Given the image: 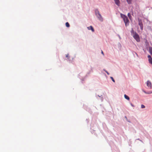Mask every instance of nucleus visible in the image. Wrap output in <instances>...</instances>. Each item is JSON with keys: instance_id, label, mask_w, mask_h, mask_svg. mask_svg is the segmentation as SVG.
<instances>
[{"instance_id": "nucleus-5", "label": "nucleus", "mask_w": 152, "mask_h": 152, "mask_svg": "<svg viewBox=\"0 0 152 152\" xmlns=\"http://www.w3.org/2000/svg\"><path fill=\"white\" fill-rule=\"evenodd\" d=\"M139 25L140 26L141 30H142L143 29V26L141 20H139Z\"/></svg>"}, {"instance_id": "nucleus-20", "label": "nucleus", "mask_w": 152, "mask_h": 152, "mask_svg": "<svg viewBox=\"0 0 152 152\" xmlns=\"http://www.w3.org/2000/svg\"><path fill=\"white\" fill-rule=\"evenodd\" d=\"M143 92H144L145 93V94H147V92H146V91H143Z\"/></svg>"}, {"instance_id": "nucleus-16", "label": "nucleus", "mask_w": 152, "mask_h": 152, "mask_svg": "<svg viewBox=\"0 0 152 152\" xmlns=\"http://www.w3.org/2000/svg\"><path fill=\"white\" fill-rule=\"evenodd\" d=\"M69 54H66V57L68 59H69Z\"/></svg>"}, {"instance_id": "nucleus-11", "label": "nucleus", "mask_w": 152, "mask_h": 152, "mask_svg": "<svg viewBox=\"0 0 152 152\" xmlns=\"http://www.w3.org/2000/svg\"><path fill=\"white\" fill-rule=\"evenodd\" d=\"M127 15H128V17H129V19H131V18H132V16L131 15V14H130V13H129Z\"/></svg>"}, {"instance_id": "nucleus-8", "label": "nucleus", "mask_w": 152, "mask_h": 152, "mask_svg": "<svg viewBox=\"0 0 152 152\" xmlns=\"http://www.w3.org/2000/svg\"><path fill=\"white\" fill-rule=\"evenodd\" d=\"M124 98L126 99H127L128 100H129L130 99H129V97L128 96H127L126 94H124Z\"/></svg>"}, {"instance_id": "nucleus-3", "label": "nucleus", "mask_w": 152, "mask_h": 152, "mask_svg": "<svg viewBox=\"0 0 152 152\" xmlns=\"http://www.w3.org/2000/svg\"><path fill=\"white\" fill-rule=\"evenodd\" d=\"M96 14L97 17H98L99 20L101 21H103V18L99 12L97 10L96 11Z\"/></svg>"}, {"instance_id": "nucleus-14", "label": "nucleus", "mask_w": 152, "mask_h": 152, "mask_svg": "<svg viewBox=\"0 0 152 152\" xmlns=\"http://www.w3.org/2000/svg\"><path fill=\"white\" fill-rule=\"evenodd\" d=\"M145 107L144 105L142 104L141 105V107L142 108H145Z\"/></svg>"}, {"instance_id": "nucleus-10", "label": "nucleus", "mask_w": 152, "mask_h": 152, "mask_svg": "<svg viewBox=\"0 0 152 152\" xmlns=\"http://www.w3.org/2000/svg\"><path fill=\"white\" fill-rule=\"evenodd\" d=\"M132 0H126V1L129 4H131Z\"/></svg>"}, {"instance_id": "nucleus-1", "label": "nucleus", "mask_w": 152, "mask_h": 152, "mask_svg": "<svg viewBox=\"0 0 152 152\" xmlns=\"http://www.w3.org/2000/svg\"><path fill=\"white\" fill-rule=\"evenodd\" d=\"M121 16L123 19L124 22L125 23V26H126L129 24V21L127 17L125 15L123 14L122 13L120 14Z\"/></svg>"}, {"instance_id": "nucleus-17", "label": "nucleus", "mask_w": 152, "mask_h": 152, "mask_svg": "<svg viewBox=\"0 0 152 152\" xmlns=\"http://www.w3.org/2000/svg\"><path fill=\"white\" fill-rule=\"evenodd\" d=\"M131 32V33L133 34H134V33H135V32H134V30H133V29L132 28V30Z\"/></svg>"}, {"instance_id": "nucleus-6", "label": "nucleus", "mask_w": 152, "mask_h": 152, "mask_svg": "<svg viewBox=\"0 0 152 152\" xmlns=\"http://www.w3.org/2000/svg\"><path fill=\"white\" fill-rule=\"evenodd\" d=\"M87 28L88 30H91L92 32H94V29L92 26L87 27Z\"/></svg>"}, {"instance_id": "nucleus-12", "label": "nucleus", "mask_w": 152, "mask_h": 152, "mask_svg": "<svg viewBox=\"0 0 152 152\" xmlns=\"http://www.w3.org/2000/svg\"><path fill=\"white\" fill-rule=\"evenodd\" d=\"M66 27H69L70 26L68 22H66Z\"/></svg>"}, {"instance_id": "nucleus-9", "label": "nucleus", "mask_w": 152, "mask_h": 152, "mask_svg": "<svg viewBox=\"0 0 152 152\" xmlns=\"http://www.w3.org/2000/svg\"><path fill=\"white\" fill-rule=\"evenodd\" d=\"M149 52L151 54L152 56V48L150 47L149 48Z\"/></svg>"}, {"instance_id": "nucleus-13", "label": "nucleus", "mask_w": 152, "mask_h": 152, "mask_svg": "<svg viewBox=\"0 0 152 152\" xmlns=\"http://www.w3.org/2000/svg\"><path fill=\"white\" fill-rule=\"evenodd\" d=\"M152 94V91H150L148 92H147V94Z\"/></svg>"}, {"instance_id": "nucleus-2", "label": "nucleus", "mask_w": 152, "mask_h": 152, "mask_svg": "<svg viewBox=\"0 0 152 152\" xmlns=\"http://www.w3.org/2000/svg\"><path fill=\"white\" fill-rule=\"evenodd\" d=\"M133 37L136 40L137 42H139L140 41V37L138 35L136 32L134 33Z\"/></svg>"}, {"instance_id": "nucleus-18", "label": "nucleus", "mask_w": 152, "mask_h": 152, "mask_svg": "<svg viewBox=\"0 0 152 152\" xmlns=\"http://www.w3.org/2000/svg\"><path fill=\"white\" fill-rule=\"evenodd\" d=\"M101 53L104 55V53H103V51L102 50L101 51Z\"/></svg>"}, {"instance_id": "nucleus-21", "label": "nucleus", "mask_w": 152, "mask_h": 152, "mask_svg": "<svg viewBox=\"0 0 152 152\" xmlns=\"http://www.w3.org/2000/svg\"><path fill=\"white\" fill-rule=\"evenodd\" d=\"M131 105L133 107L134 106L132 104H131Z\"/></svg>"}, {"instance_id": "nucleus-4", "label": "nucleus", "mask_w": 152, "mask_h": 152, "mask_svg": "<svg viewBox=\"0 0 152 152\" xmlns=\"http://www.w3.org/2000/svg\"><path fill=\"white\" fill-rule=\"evenodd\" d=\"M147 86L149 89L152 88V84L151 82L149 81H148L147 82Z\"/></svg>"}, {"instance_id": "nucleus-15", "label": "nucleus", "mask_w": 152, "mask_h": 152, "mask_svg": "<svg viewBox=\"0 0 152 152\" xmlns=\"http://www.w3.org/2000/svg\"><path fill=\"white\" fill-rule=\"evenodd\" d=\"M110 78L114 82H115V80H114L113 77H110Z\"/></svg>"}, {"instance_id": "nucleus-19", "label": "nucleus", "mask_w": 152, "mask_h": 152, "mask_svg": "<svg viewBox=\"0 0 152 152\" xmlns=\"http://www.w3.org/2000/svg\"><path fill=\"white\" fill-rule=\"evenodd\" d=\"M105 72L107 73L108 75H109V73H108L107 71H105Z\"/></svg>"}, {"instance_id": "nucleus-7", "label": "nucleus", "mask_w": 152, "mask_h": 152, "mask_svg": "<svg viewBox=\"0 0 152 152\" xmlns=\"http://www.w3.org/2000/svg\"><path fill=\"white\" fill-rule=\"evenodd\" d=\"M115 4L118 5L119 6L120 4V1L119 0H114Z\"/></svg>"}]
</instances>
